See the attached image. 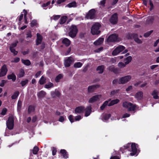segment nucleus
Listing matches in <instances>:
<instances>
[{"label": "nucleus", "instance_id": "nucleus-14", "mask_svg": "<svg viewBox=\"0 0 159 159\" xmlns=\"http://www.w3.org/2000/svg\"><path fill=\"white\" fill-rule=\"evenodd\" d=\"M81 118L82 117L80 116H77L75 117V119L74 120L73 116L71 115H70L68 117L71 123L74 122L75 121H79Z\"/></svg>", "mask_w": 159, "mask_h": 159}, {"label": "nucleus", "instance_id": "nucleus-55", "mask_svg": "<svg viewBox=\"0 0 159 159\" xmlns=\"http://www.w3.org/2000/svg\"><path fill=\"white\" fill-rule=\"evenodd\" d=\"M22 102L21 101L19 100L17 104V109L18 110L20 109L22 105Z\"/></svg>", "mask_w": 159, "mask_h": 159}, {"label": "nucleus", "instance_id": "nucleus-29", "mask_svg": "<svg viewBox=\"0 0 159 159\" xmlns=\"http://www.w3.org/2000/svg\"><path fill=\"white\" fill-rule=\"evenodd\" d=\"M158 92L156 90H154L152 93V95L153 96V98L154 99H157L158 98Z\"/></svg>", "mask_w": 159, "mask_h": 159}, {"label": "nucleus", "instance_id": "nucleus-41", "mask_svg": "<svg viewBox=\"0 0 159 159\" xmlns=\"http://www.w3.org/2000/svg\"><path fill=\"white\" fill-rule=\"evenodd\" d=\"M19 95V92L18 91L15 92L13 95L11 96V98L12 99H15Z\"/></svg>", "mask_w": 159, "mask_h": 159}, {"label": "nucleus", "instance_id": "nucleus-33", "mask_svg": "<svg viewBox=\"0 0 159 159\" xmlns=\"http://www.w3.org/2000/svg\"><path fill=\"white\" fill-rule=\"evenodd\" d=\"M104 68L103 66H99L97 68V70L98 71V73H102L103 72Z\"/></svg>", "mask_w": 159, "mask_h": 159}, {"label": "nucleus", "instance_id": "nucleus-17", "mask_svg": "<svg viewBox=\"0 0 159 159\" xmlns=\"http://www.w3.org/2000/svg\"><path fill=\"white\" fill-rule=\"evenodd\" d=\"M120 155L118 152L115 151L112 154V156L110 159H120Z\"/></svg>", "mask_w": 159, "mask_h": 159}, {"label": "nucleus", "instance_id": "nucleus-22", "mask_svg": "<svg viewBox=\"0 0 159 159\" xmlns=\"http://www.w3.org/2000/svg\"><path fill=\"white\" fill-rule=\"evenodd\" d=\"M120 102V100L118 99H116L111 100L109 103L108 104V106H111L116 104Z\"/></svg>", "mask_w": 159, "mask_h": 159}, {"label": "nucleus", "instance_id": "nucleus-43", "mask_svg": "<svg viewBox=\"0 0 159 159\" xmlns=\"http://www.w3.org/2000/svg\"><path fill=\"white\" fill-rule=\"evenodd\" d=\"M82 66V64L80 62H77L75 63L74 66L75 68H80Z\"/></svg>", "mask_w": 159, "mask_h": 159}, {"label": "nucleus", "instance_id": "nucleus-60", "mask_svg": "<svg viewBox=\"0 0 159 159\" xmlns=\"http://www.w3.org/2000/svg\"><path fill=\"white\" fill-rule=\"evenodd\" d=\"M134 40L136 42L138 43H141L142 41L137 38H134Z\"/></svg>", "mask_w": 159, "mask_h": 159}, {"label": "nucleus", "instance_id": "nucleus-11", "mask_svg": "<svg viewBox=\"0 0 159 159\" xmlns=\"http://www.w3.org/2000/svg\"><path fill=\"white\" fill-rule=\"evenodd\" d=\"M118 21V17L117 14L115 13L113 15L110 19V21L113 24H115L117 23Z\"/></svg>", "mask_w": 159, "mask_h": 159}, {"label": "nucleus", "instance_id": "nucleus-59", "mask_svg": "<svg viewBox=\"0 0 159 159\" xmlns=\"http://www.w3.org/2000/svg\"><path fill=\"white\" fill-rule=\"evenodd\" d=\"M32 37L31 32L30 31H28L26 34V38H31Z\"/></svg>", "mask_w": 159, "mask_h": 159}, {"label": "nucleus", "instance_id": "nucleus-46", "mask_svg": "<svg viewBox=\"0 0 159 159\" xmlns=\"http://www.w3.org/2000/svg\"><path fill=\"white\" fill-rule=\"evenodd\" d=\"M34 108L33 106H30L29 107L28 109V112L29 113H30L34 111Z\"/></svg>", "mask_w": 159, "mask_h": 159}, {"label": "nucleus", "instance_id": "nucleus-9", "mask_svg": "<svg viewBox=\"0 0 159 159\" xmlns=\"http://www.w3.org/2000/svg\"><path fill=\"white\" fill-rule=\"evenodd\" d=\"M107 41L110 42H118L119 41L118 35L115 34H113L109 36L107 38Z\"/></svg>", "mask_w": 159, "mask_h": 159}, {"label": "nucleus", "instance_id": "nucleus-21", "mask_svg": "<svg viewBox=\"0 0 159 159\" xmlns=\"http://www.w3.org/2000/svg\"><path fill=\"white\" fill-rule=\"evenodd\" d=\"M37 39L36 40V45H38L40 44L42 41V37L39 33L37 34Z\"/></svg>", "mask_w": 159, "mask_h": 159}, {"label": "nucleus", "instance_id": "nucleus-52", "mask_svg": "<svg viewBox=\"0 0 159 159\" xmlns=\"http://www.w3.org/2000/svg\"><path fill=\"white\" fill-rule=\"evenodd\" d=\"M18 43V41H15L14 42L11 44L10 47H12V48H14V47H15L16 46L17 44Z\"/></svg>", "mask_w": 159, "mask_h": 159}, {"label": "nucleus", "instance_id": "nucleus-13", "mask_svg": "<svg viewBox=\"0 0 159 159\" xmlns=\"http://www.w3.org/2000/svg\"><path fill=\"white\" fill-rule=\"evenodd\" d=\"M7 69L6 65H4L2 67L0 72V77L5 75L7 72Z\"/></svg>", "mask_w": 159, "mask_h": 159}, {"label": "nucleus", "instance_id": "nucleus-44", "mask_svg": "<svg viewBox=\"0 0 159 159\" xmlns=\"http://www.w3.org/2000/svg\"><path fill=\"white\" fill-rule=\"evenodd\" d=\"M22 61L23 64L27 66H29L30 64V62L28 60H24L22 59Z\"/></svg>", "mask_w": 159, "mask_h": 159}, {"label": "nucleus", "instance_id": "nucleus-10", "mask_svg": "<svg viewBox=\"0 0 159 159\" xmlns=\"http://www.w3.org/2000/svg\"><path fill=\"white\" fill-rule=\"evenodd\" d=\"M73 58L72 57H69L64 60V65L66 67L69 66L70 64L74 61Z\"/></svg>", "mask_w": 159, "mask_h": 159}, {"label": "nucleus", "instance_id": "nucleus-1", "mask_svg": "<svg viewBox=\"0 0 159 159\" xmlns=\"http://www.w3.org/2000/svg\"><path fill=\"white\" fill-rule=\"evenodd\" d=\"M137 148L138 146L137 144H136L135 143H128L127 146H124L123 147L121 148L120 150V151H122V153L124 152L123 150L124 149H126L129 151L132 152L130 153V155L131 156H133L136 155L137 156Z\"/></svg>", "mask_w": 159, "mask_h": 159}, {"label": "nucleus", "instance_id": "nucleus-50", "mask_svg": "<svg viewBox=\"0 0 159 159\" xmlns=\"http://www.w3.org/2000/svg\"><path fill=\"white\" fill-rule=\"evenodd\" d=\"M62 77V75L61 74L58 75L56 77L55 81L57 82H58L59 80Z\"/></svg>", "mask_w": 159, "mask_h": 159}, {"label": "nucleus", "instance_id": "nucleus-6", "mask_svg": "<svg viewBox=\"0 0 159 159\" xmlns=\"http://www.w3.org/2000/svg\"><path fill=\"white\" fill-rule=\"evenodd\" d=\"M77 31L76 27L74 25H72L70 28L69 35L72 38L75 37L76 35Z\"/></svg>", "mask_w": 159, "mask_h": 159}, {"label": "nucleus", "instance_id": "nucleus-16", "mask_svg": "<svg viewBox=\"0 0 159 159\" xmlns=\"http://www.w3.org/2000/svg\"><path fill=\"white\" fill-rule=\"evenodd\" d=\"M84 110V107L80 106L75 108V113L76 114H81L83 113Z\"/></svg>", "mask_w": 159, "mask_h": 159}, {"label": "nucleus", "instance_id": "nucleus-47", "mask_svg": "<svg viewBox=\"0 0 159 159\" xmlns=\"http://www.w3.org/2000/svg\"><path fill=\"white\" fill-rule=\"evenodd\" d=\"M10 50L11 52L12 53L15 55H16L18 53L15 50L14 48L10 47Z\"/></svg>", "mask_w": 159, "mask_h": 159}, {"label": "nucleus", "instance_id": "nucleus-28", "mask_svg": "<svg viewBox=\"0 0 159 159\" xmlns=\"http://www.w3.org/2000/svg\"><path fill=\"white\" fill-rule=\"evenodd\" d=\"M98 87L99 86L98 85H95L93 86H90L88 88V91L89 93L93 92L94 89L97 87Z\"/></svg>", "mask_w": 159, "mask_h": 159}, {"label": "nucleus", "instance_id": "nucleus-12", "mask_svg": "<svg viewBox=\"0 0 159 159\" xmlns=\"http://www.w3.org/2000/svg\"><path fill=\"white\" fill-rule=\"evenodd\" d=\"M95 10L94 9H92L90 10L86 16V17L87 19H93L94 17Z\"/></svg>", "mask_w": 159, "mask_h": 159}, {"label": "nucleus", "instance_id": "nucleus-4", "mask_svg": "<svg viewBox=\"0 0 159 159\" xmlns=\"http://www.w3.org/2000/svg\"><path fill=\"white\" fill-rule=\"evenodd\" d=\"M100 24L98 23H96L94 24L91 28V32L93 34H97L100 33L99 30V28L100 27Z\"/></svg>", "mask_w": 159, "mask_h": 159}, {"label": "nucleus", "instance_id": "nucleus-30", "mask_svg": "<svg viewBox=\"0 0 159 159\" xmlns=\"http://www.w3.org/2000/svg\"><path fill=\"white\" fill-rule=\"evenodd\" d=\"M46 78L43 76H42L39 80V84L42 85L46 82Z\"/></svg>", "mask_w": 159, "mask_h": 159}, {"label": "nucleus", "instance_id": "nucleus-53", "mask_svg": "<svg viewBox=\"0 0 159 159\" xmlns=\"http://www.w3.org/2000/svg\"><path fill=\"white\" fill-rule=\"evenodd\" d=\"M119 91V89H116L112 91L111 92V95H113L114 94H116L117 93H118Z\"/></svg>", "mask_w": 159, "mask_h": 159}, {"label": "nucleus", "instance_id": "nucleus-31", "mask_svg": "<svg viewBox=\"0 0 159 159\" xmlns=\"http://www.w3.org/2000/svg\"><path fill=\"white\" fill-rule=\"evenodd\" d=\"M76 3L75 2H70L68 4L66 5V7L71 8V7H76L77 6Z\"/></svg>", "mask_w": 159, "mask_h": 159}, {"label": "nucleus", "instance_id": "nucleus-3", "mask_svg": "<svg viewBox=\"0 0 159 159\" xmlns=\"http://www.w3.org/2000/svg\"><path fill=\"white\" fill-rule=\"evenodd\" d=\"M27 12L26 10H24L23 11L21 12L20 16L18 17L19 19V25H20L22 24H23V17L24 16V23H27L28 22L27 20Z\"/></svg>", "mask_w": 159, "mask_h": 159}, {"label": "nucleus", "instance_id": "nucleus-32", "mask_svg": "<svg viewBox=\"0 0 159 159\" xmlns=\"http://www.w3.org/2000/svg\"><path fill=\"white\" fill-rule=\"evenodd\" d=\"M67 19V17L66 16H62L61 19L59 23L60 24H62L64 23Z\"/></svg>", "mask_w": 159, "mask_h": 159}, {"label": "nucleus", "instance_id": "nucleus-23", "mask_svg": "<svg viewBox=\"0 0 159 159\" xmlns=\"http://www.w3.org/2000/svg\"><path fill=\"white\" fill-rule=\"evenodd\" d=\"M103 41L104 39L103 38H100L95 41L94 42V44L95 45H100L103 43Z\"/></svg>", "mask_w": 159, "mask_h": 159}, {"label": "nucleus", "instance_id": "nucleus-58", "mask_svg": "<svg viewBox=\"0 0 159 159\" xmlns=\"http://www.w3.org/2000/svg\"><path fill=\"white\" fill-rule=\"evenodd\" d=\"M37 23L36 21L34 20L32 21L31 22V25L32 26H34Z\"/></svg>", "mask_w": 159, "mask_h": 159}, {"label": "nucleus", "instance_id": "nucleus-19", "mask_svg": "<svg viewBox=\"0 0 159 159\" xmlns=\"http://www.w3.org/2000/svg\"><path fill=\"white\" fill-rule=\"evenodd\" d=\"M91 112V105L88 106L85 109V116L86 117L89 116Z\"/></svg>", "mask_w": 159, "mask_h": 159}, {"label": "nucleus", "instance_id": "nucleus-34", "mask_svg": "<svg viewBox=\"0 0 159 159\" xmlns=\"http://www.w3.org/2000/svg\"><path fill=\"white\" fill-rule=\"evenodd\" d=\"M7 78L9 80H12L13 81H15L16 78V75L13 74L8 75Z\"/></svg>", "mask_w": 159, "mask_h": 159}, {"label": "nucleus", "instance_id": "nucleus-63", "mask_svg": "<svg viewBox=\"0 0 159 159\" xmlns=\"http://www.w3.org/2000/svg\"><path fill=\"white\" fill-rule=\"evenodd\" d=\"M41 71H39L38 72H37L35 75L36 78H38L39 76L41 75Z\"/></svg>", "mask_w": 159, "mask_h": 159}, {"label": "nucleus", "instance_id": "nucleus-27", "mask_svg": "<svg viewBox=\"0 0 159 159\" xmlns=\"http://www.w3.org/2000/svg\"><path fill=\"white\" fill-rule=\"evenodd\" d=\"M51 95L53 97H59L60 95V93L58 90H55V92L51 93Z\"/></svg>", "mask_w": 159, "mask_h": 159}, {"label": "nucleus", "instance_id": "nucleus-42", "mask_svg": "<svg viewBox=\"0 0 159 159\" xmlns=\"http://www.w3.org/2000/svg\"><path fill=\"white\" fill-rule=\"evenodd\" d=\"M29 80L27 79H25L21 81L20 84L22 86H24L26 85L28 83Z\"/></svg>", "mask_w": 159, "mask_h": 159}, {"label": "nucleus", "instance_id": "nucleus-62", "mask_svg": "<svg viewBox=\"0 0 159 159\" xmlns=\"http://www.w3.org/2000/svg\"><path fill=\"white\" fill-rule=\"evenodd\" d=\"M57 152L56 149L55 148H53L52 150V154L53 155H55L56 154Z\"/></svg>", "mask_w": 159, "mask_h": 159}, {"label": "nucleus", "instance_id": "nucleus-18", "mask_svg": "<svg viewBox=\"0 0 159 159\" xmlns=\"http://www.w3.org/2000/svg\"><path fill=\"white\" fill-rule=\"evenodd\" d=\"M143 92L142 91H139L136 93L135 97L137 100H140L143 98Z\"/></svg>", "mask_w": 159, "mask_h": 159}, {"label": "nucleus", "instance_id": "nucleus-39", "mask_svg": "<svg viewBox=\"0 0 159 159\" xmlns=\"http://www.w3.org/2000/svg\"><path fill=\"white\" fill-rule=\"evenodd\" d=\"M53 86V84L51 82H49L45 85L44 87L46 89H49Z\"/></svg>", "mask_w": 159, "mask_h": 159}, {"label": "nucleus", "instance_id": "nucleus-40", "mask_svg": "<svg viewBox=\"0 0 159 159\" xmlns=\"http://www.w3.org/2000/svg\"><path fill=\"white\" fill-rule=\"evenodd\" d=\"M24 74L25 72L24 70L23 69H21L20 70V72L18 75V76L20 78L24 76Z\"/></svg>", "mask_w": 159, "mask_h": 159}, {"label": "nucleus", "instance_id": "nucleus-38", "mask_svg": "<svg viewBox=\"0 0 159 159\" xmlns=\"http://www.w3.org/2000/svg\"><path fill=\"white\" fill-rule=\"evenodd\" d=\"M154 19V17L149 16L148 17V19L147 20V21L148 23H152L153 22Z\"/></svg>", "mask_w": 159, "mask_h": 159}, {"label": "nucleus", "instance_id": "nucleus-5", "mask_svg": "<svg viewBox=\"0 0 159 159\" xmlns=\"http://www.w3.org/2000/svg\"><path fill=\"white\" fill-rule=\"evenodd\" d=\"M131 76L128 75L120 78L118 80L119 84H125L129 81L131 79Z\"/></svg>", "mask_w": 159, "mask_h": 159}, {"label": "nucleus", "instance_id": "nucleus-51", "mask_svg": "<svg viewBox=\"0 0 159 159\" xmlns=\"http://www.w3.org/2000/svg\"><path fill=\"white\" fill-rule=\"evenodd\" d=\"M153 32V30H151L149 31L148 32L145 33L144 35L145 37H147L149 36Z\"/></svg>", "mask_w": 159, "mask_h": 159}, {"label": "nucleus", "instance_id": "nucleus-64", "mask_svg": "<svg viewBox=\"0 0 159 159\" xmlns=\"http://www.w3.org/2000/svg\"><path fill=\"white\" fill-rule=\"evenodd\" d=\"M159 42V39H158L155 42L154 44V47H156L157 46V44Z\"/></svg>", "mask_w": 159, "mask_h": 159}, {"label": "nucleus", "instance_id": "nucleus-7", "mask_svg": "<svg viewBox=\"0 0 159 159\" xmlns=\"http://www.w3.org/2000/svg\"><path fill=\"white\" fill-rule=\"evenodd\" d=\"M7 126L9 129H12L14 126V119L12 116H10L7 121Z\"/></svg>", "mask_w": 159, "mask_h": 159}, {"label": "nucleus", "instance_id": "nucleus-48", "mask_svg": "<svg viewBox=\"0 0 159 159\" xmlns=\"http://www.w3.org/2000/svg\"><path fill=\"white\" fill-rule=\"evenodd\" d=\"M60 17V16L59 15H54L51 17V19H53L54 20H56L59 19Z\"/></svg>", "mask_w": 159, "mask_h": 159}, {"label": "nucleus", "instance_id": "nucleus-56", "mask_svg": "<svg viewBox=\"0 0 159 159\" xmlns=\"http://www.w3.org/2000/svg\"><path fill=\"white\" fill-rule=\"evenodd\" d=\"M7 109L4 108L2 110L1 112V114L2 115H4L6 114V112H7Z\"/></svg>", "mask_w": 159, "mask_h": 159}, {"label": "nucleus", "instance_id": "nucleus-57", "mask_svg": "<svg viewBox=\"0 0 159 159\" xmlns=\"http://www.w3.org/2000/svg\"><path fill=\"white\" fill-rule=\"evenodd\" d=\"M20 59L18 57H16L14 59V60L11 61L12 62H18L20 61Z\"/></svg>", "mask_w": 159, "mask_h": 159}, {"label": "nucleus", "instance_id": "nucleus-26", "mask_svg": "<svg viewBox=\"0 0 159 159\" xmlns=\"http://www.w3.org/2000/svg\"><path fill=\"white\" fill-rule=\"evenodd\" d=\"M111 116L110 114H104L102 116V120L104 122H106Z\"/></svg>", "mask_w": 159, "mask_h": 159}, {"label": "nucleus", "instance_id": "nucleus-25", "mask_svg": "<svg viewBox=\"0 0 159 159\" xmlns=\"http://www.w3.org/2000/svg\"><path fill=\"white\" fill-rule=\"evenodd\" d=\"M60 152L64 158H66L68 157V154L66 150L64 149L61 150Z\"/></svg>", "mask_w": 159, "mask_h": 159}, {"label": "nucleus", "instance_id": "nucleus-49", "mask_svg": "<svg viewBox=\"0 0 159 159\" xmlns=\"http://www.w3.org/2000/svg\"><path fill=\"white\" fill-rule=\"evenodd\" d=\"M50 4V2L49 1V2H47L46 3L43 4L42 5V7L44 9H46L47 8H45V7H46L47 6H48Z\"/></svg>", "mask_w": 159, "mask_h": 159}, {"label": "nucleus", "instance_id": "nucleus-37", "mask_svg": "<svg viewBox=\"0 0 159 159\" xmlns=\"http://www.w3.org/2000/svg\"><path fill=\"white\" fill-rule=\"evenodd\" d=\"M39 150V148L37 146H34L33 149L32 150V152H33V154L34 155L37 154Z\"/></svg>", "mask_w": 159, "mask_h": 159}, {"label": "nucleus", "instance_id": "nucleus-24", "mask_svg": "<svg viewBox=\"0 0 159 159\" xmlns=\"http://www.w3.org/2000/svg\"><path fill=\"white\" fill-rule=\"evenodd\" d=\"M62 43L64 44L66 46H69L70 43V41L67 38H64L62 40Z\"/></svg>", "mask_w": 159, "mask_h": 159}, {"label": "nucleus", "instance_id": "nucleus-54", "mask_svg": "<svg viewBox=\"0 0 159 159\" xmlns=\"http://www.w3.org/2000/svg\"><path fill=\"white\" fill-rule=\"evenodd\" d=\"M109 69L110 71H113L115 73L116 72V70L117 69V68H115L113 66H110Z\"/></svg>", "mask_w": 159, "mask_h": 159}, {"label": "nucleus", "instance_id": "nucleus-45", "mask_svg": "<svg viewBox=\"0 0 159 159\" xmlns=\"http://www.w3.org/2000/svg\"><path fill=\"white\" fill-rule=\"evenodd\" d=\"M126 66V65L125 63L123 62H120L118 64V66L120 68H122L125 67Z\"/></svg>", "mask_w": 159, "mask_h": 159}, {"label": "nucleus", "instance_id": "nucleus-20", "mask_svg": "<svg viewBox=\"0 0 159 159\" xmlns=\"http://www.w3.org/2000/svg\"><path fill=\"white\" fill-rule=\"evenodd\" d=\"M46 94V93L43 91L42 90L38 93L37 96L39 98H42L44 97Z\"/></svg>", "mask_w": 159, "mask_h": 159}, {"label": "nucleus", "instance_id": "nucleus-36", "mask_svg": "<svg viewBox=\"0 0 159 159\" xmlns=\"http://www.w3.org/2000/svg\"><path fill=\"white\" fill-rule=\"evenodd\" d=\"M132 60V57L131 56H129L126 57L125 59V63L126 65L129 64L131 62Z\"/></svg>", "mask_w": 159, "mask_h": 159}, {"label": "nucleus", "instance_id": "nucleus-35", "mask_svg": "<svg viewBox=\"0 0 159 159\" xmlns=\"http://www.w3.org/2000/svg\"><path fill=\"white\" fill-rule=\"evenodd\" d=\"M110 100H109L108 101H105L103 104L102 106H101L100 107V109L101 110H103L105 107L108 105V104L109 103V102L110 101Z\"/></svg>", "mask_w": 159, "mask_h": 159}, {"label": "nucleus", "instance_id": "nucleus-8", "mask_svg": "<svg viewBox=\"0 0 159 159\" xmlns=\"http://www.w3.org/2000/svg\"><path fill=\"white\" fill-rule=\"evenodd\" d=\"M125 47L122 45H119L113 51L112 55L116 56L120 52L123 51L125 49Z\"/></svg>", "mask_w": 159, "mask_h": 159}, {"label": "nucleus", "instance_id": "nucleus-2", "mask_svg": "<svg viewBox=\"0 0 159 159\" xmlns=\"http://www.w3.org/2000/svg\"><path fill=\"white\" fill-rule=\"evenodd\" d=\"M122 106L123 107L127 109L129 111H134L138 108L136 105H133L129 102H123Z\"/></svg>", "mask_w": 159, "mask_h": 159}, {"label": "nucleus", "instance_id": "nucleus-15", "mask_svg": "<svg viewBox=\"0 0 159 159\" xmlns=\"http://www.w3.org/2000/svg\"><path fill=\"white\" fill-rule=\"evenodd\" d=\"M101 95H97L93 97L90 98L89 100V103H93L94 102L99 99L101 97Z\"/></svg>", "mask_w": 159, "mask_h": 159}, {"label": "nucleus", "instance_id": "nucleus-61", "mask_svg": "<svg viewBox=\"0 0 159 159\" xmlns=\"http://www.w3.org/2000/svg\"><path fill=\"white\" fill-rule=\"evenodd\" d=\"M132 89V86L131 85L129 86L126 89V91L128 92L129 91L131 90Z\"/></svg>", "mask_w": 159, "mask_h": 159}]
</instances>
